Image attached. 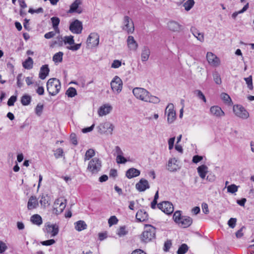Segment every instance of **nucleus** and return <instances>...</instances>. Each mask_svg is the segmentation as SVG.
Masks as SVG:
<instances>
[{
  "mask_svg": "<svg viewBox=\"0 0 254 254\" xmlns=\"http://www.w3.org/2000/svg\"><path fill=\"white\" fill-rule=\"evenodd\" d=\"M39 202L41 205L44 207H46V206L49 205L50 204L49 198L48 196V195H42L41 196V199Z\"/></svg>",
  "mask_w": 254,
  "mask_h": 254,
  "instance_id": "nucleus-38",
  "label": "nucleus"
},
{
  "mask_svg": "<svg viewBox=\"0 0 254 254\" xmlns=\"http://www.w3.org/2000/svg\"><path fill=\"white\" fill-rule=\"evenodd\" d=\"M193 35L200 42H203L204 41V35L203 33L199 32L196 30L192 31Z\"/></svg>",
  "mask_w": 254,
  "mask_h": 254,
  "instance_id": "nucleus-39",
  "label": "nucleus"
},
{
  "mask_svg": "<svg viewBox=\"0 0 254 254\" xmlns=\"http://www.w3.org/2000/svg\"><path fill=\"white\" fill-rule=\"evenodd\" d=\"M149 188L150 186L148 181L144 179H140L135 185V188L139 191H144Z\"/></svg>",
  "mask_w": 254,
  "mask_h": 254,
  "instance_id": "nucleus-23",
  "label": "nucleus"
},
{
  "mask_svg": "<svg viewBox=\"0 0 254 254\" xmlns=\"http://www.w3.org/2000/svg\"><path fill=\"white\" fill-rule=\"evenodd\" d=\"M235 115L242 120H247L250 117L248 111L242 106L235 105L233 108Z\"/></svg>",
  "mask_w": 254,
  "mask_h": 254,
  "instance_id": "nucleus-6",
  "label": "nucleus"
},
{
  "mask_svg": "<svg viewBox=\"0 0 254 254\" xmlns=\"http://www.w3.org/2000/svg\"><path fill=\"white\" fill-rule=\"evenodd\" d=\"M59 231V226L56 224H47L46 226L45 231L48 234H51V237L56 236L58 234Z\"/></svg>",
  "mask_w": 254,
  "mask_h": 254,
  "instance_id": "nucleus-21",
  "label": "nucleus"
},
{
  "mask_svg": "<svg viewBox=\"0 0 254 254\" xmlns=\"http://www.w3.org/2000/svg\"><path fill=\"white\" fill-rule=\"evenodd\" d=\"M227 191L230 193H234L238 191V187L234 184L228 186L227 187Z\"/></svg>",
  "mask_w": 254,
  "mask_h": 254,
  "instance_id": "nucleus-50",
  "label": "nucleus"
},
{
  "mask_svg": "<svg viewBox=\"0 0 254 254\" xmlns=\"http://www.w3.org/2000/svg\"><path fill=\"white\" fill-rule=\"evenodd\" d=\"M135 216L136 220L139 222H143L148 219V214L144 210H138Z\"/></svg>",
  "mask_w": 254,
  "mask_h": 254,
  "instance_id": "nucleus-28",
  "label": "nucleus"
},
{
  "mask_svg": "<svg viewBox=\"0 0 254 254\" xmlns=\"http://www.w3.org/2000/svg\"><path fill=\"white\" fill-rule=\"evenodd\" d=\"M86 43L89 48L97 47L99 43V35L96 32H92L88 36Z\"/></svg>",
  "mask_w": 254,
  "mask_h": 254,
  "instance_id": "nucleus-9",
  "label": "nucleus"
},
{
  "mask_svg": "<svg viewBox=\"0 0 254 254\" xmlns=\"http://www.w3.org/2000/svg\"><path fill=\"white\" fill-rule=\"evenodd\" d=\"M70 139L73 144L75 145H76L77 144L76 135L74 133H72L70 134Z\"/></svg>",
  "mask_w": 254,
  "mask_h": 254,
  "instance_id": "nucleus-61",
  "label": "nucleus"
},
{
  "mask_svg": "<svg viewBox=\"0 0 254 254\" xmlns=\"http://www.w3.org/2000/svg\"><path fill=\"white\" fill-rule=\"evenodd\" d=\"M156 229L150 225H146L144 231L141 235V240L144 243H148L155 238Z\"/></svg>",
  "mask_w": 254,
  "mask_h": 254,
  "instance_id": "nucleus-3",
  "label": "nucleus"
},
{
  "mask_svg": "<svg viewBox=\"0 0 254 254\" xmlns=\"http://www.w3.org/2000/svg\"><path fill=\"white\" fill-rule=\"evenodd\" d=\"M194 93L196 94V95L199 99L202 100L204 103L206 102V98L204 95L200 90H196L194 91Z\"/></svg>",
  "mask_w": 254,
  "mask_h": 254,
  "instance_id": "nucleus-49",
  "label": "nucleus"
},
{
  "mask_svg": "<svg viewBox=\"0 0 254 254\" xmlns=\"http://www.w3.org/2000/svg\"><path fill=\"white\" fill-rule=\"evenodd\" d=\"M248 8H249V3H247L244 6V7L242 8V9H241V10H239L238 11H236V12H234L232 15V17L233 19H235L239 14L243 13V12L246 11L248 9Z\"/></svg>",
  "mask_w": 254,
  "mask_h": 254,
  "instance_id": "nucleus-45",
  "label": "nucleus"
},
{
  "mask_svg": "<svg viewBox=\"0 0 254 254\" xmlns=\"http://www.w3.org/2000/svg\"><path fill=\"white\" fill-rule=\"evenodd\" d=\"M128 233V230L127 229V227L125 226L120 227L117 231V234L120 237H124L127 235Z\"/></svg>",
  "mask_w": 254,
  "mask_h": 254,
  "instance_id": "nucleus-37",
  "label": "nucleus"
},
{
  "mask_svg": "<svg viewBox=\"0 0 254 254\" xmlns=\"http://www.w3.org/2000/svg\"><path fill=\"white\" fill-rule=\"evenodd\" d=\"M208 64L213 67H218L221 64L220 59L212 52H208L206 55Z\"/></svg>",
  "mask_w": 254,
  "mask_h": 254,
  "instance_id": "nucleus-11",
  "label": "nucleus"
},
{
  "mask_svg": "<svg viewBox=\"0 0 254 254\" xmlns=\"http://www.w3.org/2000/svg\"><path fill=\"white\" fill-rule=\"evenodd\" d=\"M17 85L18 87L21 88L23 85V75L19 73L17 76Z\"/></svg>",
  "mask_w": 254,
  "mask_h": 254,
  "instance_id": "nucleus-52",
  "label": "nucleus"
},
{
  "mask_svg": "<svg viewBox=\"0 0 254 254\" xmlns=\"http://www.w3.org/2000/svg\"><path fill=\"white\" fill-rule=\"evenodd\" d=\"M158 207L167 214H170L174 211L173 204L169 201H164L158 204Z\"/></svg>",
  "mask_w": 254,
  "mask_h": 254,
  "instance_id": "nucleus-15",
  "label": "nucleus"
},
{
  "mask_svg": "<svg viewBox=\"0 0 254 254\" xmlns=\"http://www.w3.org/2000/svg\"><path fill=\"white\" fill-rule=\"evenodd\" d=\"M43 110V105L40 103L37 104L36 108H35V113L36 114L40 116L42 114Z\"/></svg>",
  "mask_w": 254,
  "mask_h": 254,
  "instance_id": "nucleus-51",
  "label": "nucleus"
},
{
  "mask_svg": "<svg viewBox=\"0 0 254 254\" xmlns=\"http://www.w3.org/2000/svg\"><path fill=\"white\" fill-rule=\"evenodd\" d=\"M7 249L5 243L0 241V253H3Z\"/></svg>",
  "mask_w": 254,
  "mask_h": 254,
  "instance_id": "nucleus-64",
  "label": "nucleus"
},
{
  "mask_svg": "<svg viewBox=\"0 0 254 254\" xmlns=\"http://www.w3.org/2000/svg\"><path fill=\"white\" fill-rule=\"evenodd\" d=\"M51 20L52 23L53 29L57 32V33H60V30L58 27L60 22V18L58 17H53L51 18Z\"/></svg>",
  "mask_w": 254,
  "mask_h": 254,
  "instance_id": "nucleus-32",
  "label": "nucleus"
},
{
  "mask_svg": "<svg viewBox=\"0 0 254 254\" xmlns=\"http://www.w3.org/2000/svg\"><path fill=\"white\" fill-rule=\"evenodd\" d=\"M150 55V50L148 47L143 46L141 49V60L144 62L148 60Z\"/></svg>",
  "mask_w": 254,
  "mask_h": 254,
  "instance_id": "nucleus-25",
  "label": "nucleus"
},
{
  "mask_svg": "<svg viewBox=\"0 0 254 254\" xmlns=\"http://www.w3.org/2000/svg\"><path fill=\"white\" fill-rule=\"evenodd\" d=\"M63 150L62 148L57 149L54 153L56 158H61L63 156Z\"/></svg>",
  "mask_w": 254,
  "mask_h": 254,
  "instance_id": "nucleus-58",
  "label": "nucleus"
},
{
  "mask_svg": "<svg viewBox=\"0 0 254 254\" xmlns=\"http://www.w3.org/2000/svg\"><path fill=\"white\" fill-rule=\"evenodd\" d=\"M55 243V241L54 239H50L49 240L43 241L41 244L44 246H50L54 244Z\"/></svg>",
  "mask_w": 254,
  "mask_h": 254,
  "instance_id": "nucleus-62",
  "label": "nucleus"
},
{
  "mask_svg": "<svg viewBox=\"0 0 254 254\" xmlns=\"http://www.w3.org/2000/svg\"><path fill=\"white\" fill-rule=\"evenodd\" d=\"M39 205L38 200L35 196H31L27 203V208L32 210L36 208Z\"/></svg>",
  "mask_w": 254,
  "mask_h": 254,
  "instance_id": "nucleus-26",
  "label": "nucleus"
},
{
  "mask_svg": "<svg viewBox=\"0 0 254 254\" xmlns=\"http://www.w3.org/2000/svg\"><path fill=\"white\" fill-rule=\"evenodd\" d=\"M66 200L63 198H59L56 200L54 203V210L56 213L60 214L62 213L65 207Z\"/></svg>",
  "mask_w": 254,
  "mask_h": 254,
  "instance_id": "nucleus-16",
  "label": "nucleus"
},
{
  "mask_svg": "<svg viewBox=\"0 0 254 254\" xmlns=\"http://www.w3.org/2000/svg\"><path fill=\"white\" fill-rule=\"evenodd\" d=\"M118 222V220L115 216H111L108 220V223L110 226L116 224Z\"/></svg>",
  "mask_w": 254,
  "mask_h": 254,
  "instance_id": "nucleus-53",
  "label": "nucleus"
},
{
  "mask_svg": "<svg viewBox=\"0 0 254 254\" xmlns=\"http://www.w3.org/2000/svg\"><path fill=\"white\" fill-rule=\"evenodd\" d=\"M123 29L127 33H132L134 32V25L131 19L127 16L124 17V26Z\"/></svg>",
  "mask_w": 254,
  "mask_h": 254,
  "instance_id": "nucleus-14",
  "label": "nucleus"
},
{
  "mask_svg": "<svg viewBox=\"0 0 254 254\" xmlns=\"http://www.w3.org/2000/svg\"><path fill=\"white\" fill-rule=\"evenodd\" d=\"M183 216H182L181 215V211H177L174 214L173 219L176 223L178 224L181 220Z\"/></svg>",
  "mask_w": 254,
  "mask_h": 254,
  "instance_id": "nucleus-46",
  "label": "nucleus"
},
{
  "mask_svg": "<svg viewBox=\"0 0 254 254\" xmlns=\"http://www.w3.org/2000/svg\"><path fill=\"white\" fill-rule=\"evenodd\" d=\"M113 155L116 159H126L124 157V153L120 147L117 146L113 149L112 152Z\"/></svg>",
  "mask_w": 254,
  "mask_h": 254,
  "instance_id": "nucleus-31",
  "label": "nucleus"
},
{
  "mask_svg": "<svg viewBox=\"0 0 254 254\" xmlns=\"http://www.w3.org/2000/svg\"><path fill=\"white\" fill-rule=\"evenodd\" d=\"M75 229L77 231H81L87 228V225L84 221L79 220L74 223Z\"/></svg>",
  "mask_w": 254,
  "mask_h": 254,
  "instance_id": "nucleus-33",
  "label": "nucleus"
},
{
  "mask_svg": "<svg viewBox=\"0 0 254 254\" xmlns=\"http://www.w3.org/2000/svg\"><path fill=\"white\" fill-rule=\"evenodd\" d=\"M82 4L81 0H75L70 5V8L68 11V13H71L76 12L80 14L82 12V9L80 6Z\"/></svg>",
  "mask_w": 254,
  "mask_h": 254,
  "instance_id": "nucleus-18",
  "label": "nucleus"
},
{
  "mask_svg": "<svg viewBox=\"0 0 254 254\" xmlns=\"http://www.w3.org/2000/svg\"><path fill=\"white\" fill-rule=\"evenodd\" d=\"M132 93L135 97L141 101L153 104L160 102L159 98L152 95L146 89L141 87H135L132 89Z\"/></svg>",
  "mask_w": 254,
  "mask_h": 254,
  "instance_id": "nucleus-1",
  "label": "nucleus"
},
{
  "mask_svg": "<svg viewBox=\"0 0 254 254\" xmlns=\"http://www.w3.org/2000/svg\"><path fill=\"white\" fill-rule=\"evenodd\" d=\"M64 54L62 52H59L55 54L53 57V60L55 63H61L63 61V57Z\"/></svg>",
  "mask_w": 254,
  "mask_h": 254,
  "instance_id": "nucleus-40",
  "label": "nucleus"
},
{
  "mask_svg": "<svg viewBox=\"0 0 254 254\" xmlns=\"http://www.w3.org/2000/svg\"><path fill=\"white\" fill-rule=\"evenodd\" d=\"M61 84L60 80L56 78L49 79L47 83V89L52 96L57 95L60 91Z\"/></svg>",
  "mask_w": 254,
  "mask_h": 254,
  "instance_id": "nucleus-2",
  "label": "nucleus"
},
{
  "mask_svg": "<svg viewBox=\"0 0 254 254\" xmlns=\"http://www.w3.org/2000/svg\"><path fill=\"white\" fill-rule=\"evenodd\" d=\"M128 49L131 51H136L138 47V44L132 36H128L127 40Z\"/></svg>",
  "mask_w": 254,
  "mask_h": 254,
  "instance_id": "nucleus-20",
  "label": "nucleus"
},
{
  "mask_svg": "<svg viewBox=\"0 0 254 254\" xmlns=\"http://www.w3.org/2000/svg\"><path fill=\"white\" fill-rule=\"evenodd\" d=\"M58 39H59V41L61 43V45L62 44L63 41H64V44L69 45V46H67L66 48L72 51H76L78 50L81 46L80 43L75 44L73 36L72 35L66 36L64 38H62V37H58Z\"/></svg>",
  "mask_w": 254,
  "mask_h": 254,
  "instance_id": "nucleus-4",
  "label": "nucleus"
},
{
  "mask_svg": "<svg viewBox=\"0 0 254 254\" xmlns=\"http://www.w3.org/2000/svg\"><path fill=\"white\" fill-rule=\"evenodd\" d=\"M101 166L100 160H91L88 163L87 169L92 174H96L100 171Z\"/></svg>",
  "mask_w": 254,
  "mask_h": 254,
  "instance_id": "nucleus-10",
  "label": "nucleus"
},
{
  "mask_svg": "<svg viewBox=\"0 0 254 254\" xmlns=\"http://www.w3.org/2000/svg\"><path fill=\"white\" fill-rule=\"evenodd\" d=\"M95 155V151L92 149H88L85 154L86 157L87 158H91L94 157Z\"/></svg>",
  "mask_w": 254,
  "mask_h": 254,
  "instance_id": "nucleus-55",
  "label": "nucleus"
},
{
  "mask_svg": "<svg viewBox=\"0 0 254 254\" xmlns=\"http://www.w3.org/2000/svg\"><path fill=\"white\" fill-rule=\"evenodd\" d=\"M30 220L34 224L40 226L42 223V217L38 214H34L30 218Z\"/></svg>",
  "mask_w": 254,
  "mask_h": 254,
  "instance_id": "nucleus-34",
  "label": "nucleus"
},
{
  "mask_svg": "<svg viewBox=\"0 0 254 254\" xmlns=\"http://www.w3.org/2000/svg\"><path fill=\"white\" fill-rule=\"evenodd\" d=\"M213 78L216 84L220 85L222 83L220 75L218 71H215L213 72Z\"/></svg>",
  "mask_w": 254,
  "mask_h": 254,
  "instance_id": "nucleus-42",
  "label": "nucleus"
},
{
  "mask_svg": "<svg viewBox=\"0 0 254 254\" xmlns=\"http://www.w3.org/2000/svg\"><path fill=\"white\" fill-rule=\"evenodd\" d=\"M194 0H187L183 4V7L187 11L190 10L194 6Z\"/></svg>",
  "mask_w": 254,
  "mask_h": 254,
  "instance_id": "nucleus-35",
  "label": "nucleus"
},
{
  "mask_svg": "<svg viewBox=\"0 0 254 254\" xmlns=\"http://www.w3.org/2000/svg\"><path fill=\"white\" fill-rule=\"evenodd\" d=\"M33 65V61L31 57H28V59L22 63L23 66L27 69L32 68Z\"/></svg>",
  "mask_w": 254,
  "mask_h": 254,
  "instance_id": "nucleus-36",
  "label": "nucleus"
},
{
  "mask_svg": "<svg viewBox=\"0 0 254 254\" xmlns=\"http://www.w3.org/2000/svg\"><path fill=\"white\" fill-rule=\"evenodd\" d=\"M31 98L30 96L28 95H23L21 99V103L24 106L29 105L31 102Z\"/></svg>",
  "mask_w": 254,
  "mask_h": 254,
  "instance_id": "nucleus-43",
  "label": "nucleus"
},
{
  "mask_svg": "<svg viewBox=\"0 0 254 254\" xmlns=\"http://www.w3.org/2000/svg\"><path fill=\"white\" fill-rule=\"evenodd\" d=\"M247 84V87L250 90L253 89V80L252 76L251 75L249 76L248 77H246L244 78Z\"/></svg>",
  "mask_w": 254,
  "mask_h": 254,
  "instance_id": "nucleus-48",
  "label": "nucleus"
},
{
  "mask_svg": "<svg viewBox=\"0 0 254 254\" xmlns=\"http://www.w3.org/2000/svg\"><path fill=\"white\" fill-rule=\"evenodd\" d=\"M114 128V125L110 122H103L97 127L98 132L100 133L106 135H112Z\"/></svg>",
  "mask_w": 254,
  "mask_h": 254,
  "instance_id": "nucleus-5",
  "label": "nucleus"
},
{
  "mask_svg": "<svg viewBox=\"0 0 254 254\" xmlns=\"http://www.w3.org/2000/svg\"><path fill=\"white\" fill-rule=\"evenodd\" d=\"M56 33L57 32L55 31L48 32L45 34L44 37L48 39L52 38L56 35Z\"/></svg>",
  "mask_w": 254,
  "mask_h": 254,
  "instance_id": "nucleus-63",
  "label": "nucleus"
},
{
  "mask_svg": "<svg viewBox=\"0 0 254 254\" xmlns=\"http://www.w3.org/2000/svg\"><path fill=\"white\" fill-rule=\"evenodd\" d=\"M140 172L138 170L132 168L129 169L126 172V176L128 179H131L138 176L140 175Z\"/></svg>",
  "mask_w": 254,
  "mask_h": 254,
  "instance_id": "nucleus-29",
  "label": "nucleus"
},
{
  "mask_svg": "<svg viewBox=\"0 0 254 254\" xmlns=\"http://www.w3.org/2000/svg\"><path fill=\"white\" fill-rule=\"evenodd\" d=\"M113 92L117 94H119L122 90L123 81L118 76H115L110 83Z\"/></svg>",
  "mask_w": 254,
  "mask_h": 254,
  "instance_id": "nucleus-8",
  "label": "nucleus"
},
{
  "mask_svg": "<svg viewBox=\"0 0 254 254\" xmlns=\"http://www.w3.org/2000/svg\"><path fill=\"white\" fill-rule=\"evenodd\" d=\"M66 94L69 97H73L76 94V90L73 87H69L66 91Z\"/></svg>",
  "mask_w": 254,
  "mask_h": 254,
  "instance_id": "nucleus-47",
  "label": "nucleus"
},
{
  "mask_svg": "<svg viewBox=\"0 0 254 254\" xmlns=\"http://www.w3.org/2000/svg\"><path fill=\"white\" fill-rule=\"evenodd\" d=\"M189 249V247L186 244H182L178 249V254H185Z\"/></svg>",
  "mask_w": 254,
  "mask_h": 254,
  "instance_id": "nucleus-44",
  "label": "nucleus"
},
{
  "mask_svg": "<svg viewBox=\"0 0 254 254\" xmlns=\"http://www.w3.org/2000/svg\"><path fill=\"white\" fill-rule=\"evenodd\" d=\"M16 101V97L14 96H12L10 97L7 101V105L9 106H11L14 105V103Z\"/></svg>",
  "mask_w": 254,
  "mask_h": 254,
  "instance_id": "nucleus-60",
  "label": "nucleus"
},
{
  "mask_svg": "<svg viewBox=\"0 0 254 254\" xmlns=\"http://www.w3.org/2000/svg\"><path fill=\"white\" fill-rule=\"evenodd\" d=\"M210 115L216 118L221 119L225 116V113L218 105L211 106L209 109Z\"/></svg>",
  "mask_w": 254,
  "mask_h": 254,
  "instance_id": "nucleus-13",
  "label": "nucleus"
},
{
  "mask_svg": "<svg viewBox=\"0 0 254 254\" xmlns=\"http://www.w3.org/2000/svg\"><path fill=\"white\" fill-rule=\"evenodd\" d=\"M192 223V219L189 216H183L178 225L183 228H187Z\"/></svg>",
  "mask_w": 254,
  "mask_h": 254,
  "instance_id": "nucleus-24",
  "label": "nucleus"
},
{
  "mask_svg": "<svg viewBox=\"0 0 254 254\" xmlns=\"http://www.w3.org/2000/svg\"><path fill=\"white\" fill-rule=\"evenodd\" d=\"M175 140V137H173L169 139L168 142V149L169 150H171L173 147L174 145V142Z\"/></svg>",
  "mask_w": 254,
  "mask_h": 254,
  "instance_id": "nucleus-56",
  "label": "nucleus"
},
{
  "mask_svg": "<svg viewBox=\"0 0 254 254\" xmlns=\"http://www.w3.org/2000/svg\"><path fill=\"white\" fill-rule=\"evenodd\" d=\"M112 109V106L108 104L103 105L98 109V114L100 117L106 116L111 112Z\"/></svg>",
  "mask_w": 254,
  "mask_h": 254,
  "instance_id": "nucleus-22",
  "label": "nucleus"
},
{
  "mask_svg": "<svg viewBox=\"0 0 254 254\" xmlns=\"http://www.w3.org/2000/svg\"><path fill=\"white\" fill-rule=\"evenodd\" d=\"M50 69L48 64L42 65L40 69L39 77L41 79H44L49 75Z\"/></svg>",
  "mask_w": 254,
  "mask_h": 254,
  "instance_id": "nucleus-27",
  "label": "nucleus"
},
{
  "mask_svg": "<svg viewBox=\"0 0 254 254\" xmlns=\"http://www.w3.org/2000/svg\"><path fill=\"white\" fill-rule=\"evenodd\" d=\"M165 115L167 117V122L169 124H173L176 119V111L173 104L170 103L166 107L165 111Z\"/></svg>",
  "mask_w": 254,
  "mask_h": 254,
  "instance_id": "nucleus-7",
  "label": "nucleus"
},
{
  "mask_svg": "<svg viewBox=\"0 0 254 254\" xmlns=\"http://www.w3.org/2000/svg\"><path fill=\"white\" fill-rule=\"evenodd\" d=\"M221 99L227 104H230L232 103V100L230 96L226 93H222L220 95Z\"/></svg>",
  "mask_w": 254,
  "mask_h": 254,
  "instance_id": "nucleus-41",
  "label": "nucleus"
},
{
  "mask_svg": "<svg viewBox=\"0 0 254 254\" xmlns=\"http://www.w3.org/2000/svg\"><path fill=\"white\" fill-rule=\"evenodd\" d=\"M168 29L173 32H180L183 29V26L177 21L170 20L167 23Z\"/></svg>",
  "mask_w": 254,
  "mask_h": 254,
  "instance_id": "nucleus-17",
  "label": "nucleus"
},
{
  "mask_svg": "<svg viewBox=\"0 0 254 254\" xmlns=\"http://www.w3.org/2000/svg\"><path fill=\"white\" fill-rule=\"evenodd\" d=\"M69 29L73 34H79L81 33L83 29L82 23L80 21L76 19L71 22Z\"/></svg>",
  "mask_w": 254,
  "mask_h": 254,
  "instance_id": "nucleus-12",
  "label": "nucleus"
},
{
  "mask_svg": "<svg viewBox=\"0 0 254 254\" xmlns=\"http://www.w3.org/2000/svg\"><path fill=\"white\" fill-rule=\"evenodd\" d=\"M181 167L179 160H169L167 165V169L170 172L177 171Z\"/></svg>",
  "mask_w": 254,
  "mask_h": 254,
  "instance_id": "nucleus-19",
  "label": "nucleus"
},
{
  "mask_svg": "<svg viewBox=\"0 0 254 254\" xmlns=\"http://www.w3.org/2000/svg\"><path fill=\"white\" fill-rule=\"evenodd\" d=\"M199 177L204 179L208 172V167L205 165H202L197 168Z\"/></svg>",
  "mask_w": 254,
  "mask_h": 254,
  "instance_id": "nucleus-30",
  "label": "nucleus"
},
{
  "mask_svg": "<svg viewBox=\"0 0 254 254\" xmlns=\"http://www.w3.org/2000/svg\"><path fill=\"white\" fill-rule=\"evenodd\" d=\"M237 219L234 218H231L229 219L228 222V225L231 228H234L236 224Z\"/></svg>",
  "mask_w": 254,
  "mask_h": 254,
  "instance_id": "nucleus-57",
  "label": "nucleus"
},
{
  "mask_svg": "<svg viewBox=\"0 0 254 254\" xmlns=\"http://www.w3.org/2000/svg\"><path fill=\"white\" fill-rule=\"evenodd\" d=\"M122 65V62L121 61L118 60H115L113 61L111 67L113 68H117L120 67Z\"/></svg>",
  "mask_w": 254,
  "mask_h": 254,
  "instance_id": "nucleus-54",
  "label": "nucleus"
},
{
  "mask_svg": "<svg viewBox=\"0 0 254 254\" xmlns=\"http://www.w3.org/2000/svg\"><path fill=\"white\" fill-rule=\"evenodd\" d=\"M172 246V242L170 240H167L165 242L164 246V251L165 252H168L169 250L170 249Z\"/></svg>",
  "mask_w": 254,
  "mask_h": 254,
  "instance_id": "nucleus-59",
  "label": "nucleus"
}]
</instances>
